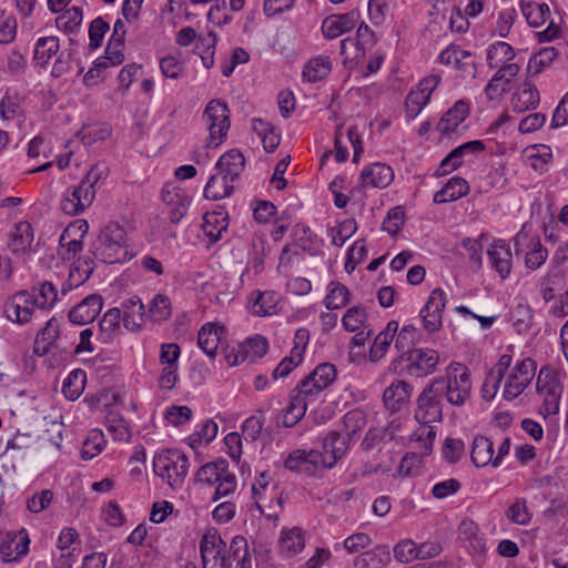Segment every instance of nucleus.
Segmentation results:
<instances>
[{
	"instance_id": "40",
	"label": "nucleus",
	"mask_w": 568,
	"mask_h": 568,
	"mask_svg": "<svg viewBox=\"0 0 568 568\" xmlns=\"http://www.w3.org/2000/svg\"><path fill=\"white\" fill-rule=\"evenodd\" d=\"M59 50L60 41L58 37H40L34 43L33 60L38 65L45 68Z\"/></svg>"
},
{
	"instance_id": "23",
	"label": "nucleus",
	"mask_w": 568,
	"mask_h": 568,
	"mask_svg": "<svg viewBox=\"0 0 568 568\" xmlns=\"http://www.w3.org/2000/svg\"><path fill=\"white\" fill-rule=\"evenodd\" d=\"M102 307V296L99 294H91L69 311L68 318L74 325H87L95 320Z\"/></svg>"
},
{
	"instance_id": "9",
	"label": "nucleus",
	"mask_w": 568,
	"mask_h": 568,
	"mask_svg": "<svg viewBox=\"0 0 568 568\" xmlns=\"http://www.w3.org/2000/svg\"><path fill=\"white\" fill-rule=\"evenodd\" d=\"M336 376L337 372L333 364L322 363L302 379L295 389L313 402L335 382Z\"/></svg>"
},
{
	"instance_id": "50",
	"label": "nucleus",
	"mask_w": 568,
	"mask_h": 568,
	"mask_svg": "<svg viewBox=\"0 0 568 568\" xmlns=\"http://www.w3.org/2000/svg\"><path fill=\"white\" fill-rule=\"evenodd\" d=\"M438 60L442 64L460 70L473 65L470 53L460 49L458 45L447 47L439 53Z\"/></svg>"
},
{
	"instance_id": "7",
	"label": "nucleus",
	"mask_w": 568,
	"mask_h": 568,
	"mask_svg": "<svg viewBox=\"0 0 568 568\" xmlns=\"http://www.w3.org/2000/svg\"><path fill=\"white\" fill-rule=\"evenodd\" d=\"M2 312L9 322L19 326L27 325L36 316V300L30 291H18L4 301Z\"/></svg>"
},
{
	"instance_id": "56",
	"label": "nucleus",
	"mask_w": 568,
	"mask_h": 568,
	"mask_svg": "<svg viewBox=\"0 0 568 568\" xmlns=\"http://www.w3.org/2000/svg\"><path fill=\"white\" fill-rule=\"evenodd\" d=\"M214 491L212 494V501H219L220 499H235L237 496V479L232 471L224 474L214 485Z\"/></svg>"
},
{
	"instance_id": "15",
	"label": "nucleus",
	"mask_w": 568,
	"mask_h": 568,
	"mask_svg": "<svg viewBox=\"0 0 568 568\" xmlns=\"http://www.w3.org/2000/svg\"><path fill=\"white\" fill-rule=\"evenodd\" d=\"M469 111L470 104L468 101L463 99L456 101L438 121L437 131L445 138L463 134L468 129L466 120Z\"/></svg>"
},
{
	"instance_id": "27",
	"label": "nucleus",
	"mask_w": 568,
	"mask_h": 568,
	"mask_svg": "<svg viewBox=\"0 0 568 568\" xmlns=\"http://www.w3.org/2000/svg\"><path fill=\"white\" fill-rule=\"evenodd\" d=\"M317 457L316 449H295L284 459V467L290 471L313 475L321 468Z\"/></svg>"
},
{
	"instance_id": "62",
	"label": "nucleus",
	"mask_w": 568,
	"mask_h": 568,
	"mask_svg": "<svg viewBox=\"0 0 568 568\" xmlns=\"http://www.w3.org/2000/svg\"><path fill=\"white\" fill-rule=\"evenodd\" d=\"M418 331L413 324H405L397 331L394 338L395 348L402 353H407L417 342Z\"/></svg>"
},
{
	"instance_id": "60",
	"label": "nucleus",
	"mask_w": 568,
	"mask_h": 568,
	"mask_svg": "<svg viewBox=\"0 0 568 568\" xmlns=\"http://www.w3.org/2000/svg\"><path fill=\"white\" fill-rule=\"evenodd\" d=\"M536 364L531 358L520 359L509 374V378L525 388L535 376Z\"/></svg>"
},
{
	"instance_id": "63",
	"label": "nucleus",
	"mask_w": 568,
	"mask_h": 568,
	"mask_svg": "<svg viewBox=\"0 0 568 568\" xmlns=\"http://www.w3.org/2000/svg\"><path fill=\"white\" fill-rule=\"evenodd\" d=\"M159 68L163 77L178 80L185 73L184 62L176 55H165L160 59Z\"/></svg>"
},
{
	"instance_id": "24",
	"label": "nucleus",
	"mask_w": 568,
	"mask_h": 568,
	"mask_svg": "<svg viewBox=\"0 0 568 568\" xmlns=\"http://www.w3.org/2000/svg\"><path fill=\"white\" fill-rule=\"evenodd\" d=\"M311 400L294 388L288 404L276 415V424L283 427H293L305 415Z\"/></svg>"
},
{
	"instance_id": "5",
	"label": "nucleus",
	"mask_w": 568,
	"mask_h": 568,
	"mask_svg": "<svg viewBox=\"0 0 568 568\" xmlns=\"http://www.w3.org/2000/svg\"><path fill=\"white\" fill-rule=\"evenodd\" d=\"M202 122L209 131L207 146L217 148L227 138L230 130V109L221 100H211L202 114Z\"/></svg>"
},
{
	"instance_id": "14",
	"label": "nucleus",
	"mask_w": 568,
	"mask_h": 568,
	"mask_svg": "<svg viewBox=\"0 0 568 568\" xmlns=\"http://www.w3.org/2000/svg\"><path fill=\"white\" fill-rule=\"evenodd\" d=\"M440 77L430 74L420 80L408 93L405 102V114L408 121L414 120L427 105L434 90L438 87Z\"/></svg>"
},
{
	"instance_id": "2",
	"label": "nucleus",
	"mask_w": 568,
	"mask_h": 568,
	"mask_svg": "<svg viewBox=\"0 0 568 568\" xmlns=\"http://www.w3.org/2000/svg\"><path fill=\"white\" fill-rule=\"evenodd\" d=\"M189 458L178 448H163L153 457V471L171 488H180L189 471Z\"/></svg>"
},
{
	"instance_id": "28",
	"label": "nucleus",
	"mask_w": 568,
	"mask_h": 568,
	"mask_svg": "<svg viewBox=\"0 0 568 568\" xmlns=\"http://www.w3.org/2000/svg\"><path fill=\"white\" fill-rule=\"evenodd\" d=\"M412 394V386L405 381L393 382L383 394L384 405L392 412H399L405 407Z\"/></svg>"
},
{
	"instance_id": "41",
	"label": "nucleus",
	"mask_w": 568,
	"mask_h": 568,
	"mask_svg": "<svg viewBox=\"0 0 568 568\" xmlns=\"http://www.w3.org/2000/svg\"><path fill=\"white\" fill-rule=\"evenodd\" d=\"M351 301V292L346 285L338 281H331L326 285V294L323 300L325 307L329 311L341 310Z\"/></svg>"
},
{
	"instance_id": "35",
	"label": "nucleus",
	"mask_w": 568,
	"mask_h": 568,
	"mask_svg": "<svg viewBox=\"0 0 568 568\" xmlns=\"http://www.w3.org/2000/svg\"><path fill=\"white\" fill-rule=\"evenodd\" d=\"M469 193L468 182L459 176H453L446 184L435 193L433 201L443 204L456 201Z\"/></svg>"
},
{
	"instance_id": "54",
	"label": "nucleus",
	"mask_w": 568,
	"mask_h": 568,
	"mask_svg": "<svg viewBox=\"0 0 568 568\" xmlns=\"http://www.w3.org/2000/svg\"><path fill=\"white\" fill-rule=\"evenodd\" d=\"M30 292L36 300L37 310H51L58 302V290L51 282H43Z\"/></svg>"
},
{
	"instance_id": "21",
	"label": "nucleus",
	"mask_w": 568,
	"mask_h": 568,
	"mask_svg": "<svg viewBox=\"0 0 568 568\" xmlns=\"http://www.w3.org/2000/svg\"><path fill=\"white\" fill-rule=\"evenodd\" d=\"M485 149L479 140L468 141L450 151L440 162L436 174L438 176L447 175L457 170L464 163L465 158L477 154Z\"/></svg>"
},
{
	"instance_id": "45",
	"label": "nucleus",
	"mask_w": 568,
	"mask_h": 568,
	"mask_svg": "<svg viewBox=\"0 0 568 568\" xmlns=\"http://www.w3.org/2000/svg\"><path fill=\"white\" fill-rule=\"evenodd\" d=\"M302 261L303 255L298 247L294 244H287L282 248L276 271L280 275L290 276L293 271L298 268Z\"/></svg>"
},
{
	"instance_id": "52",
	"label": "nucleus",
	"mask_w": 568,
	"mask_h": 568,
	"mask_svg": "<svg viewBox=\"0 0 568 568\" xmlns=\"http://www.w3.org/2000/svg\"><path fill=\"white\" fill-rule=\"evenodd\" d=\"M87 374L82 369H73L62 384V393L69 400L78 399L84 390Z\"/></svg>"
},
{
	"instance_id": "11",
	"label": "nucleus",
	"mask_w": 568,
	"mask_h": 568,
	"mask_svg": "<svg viewBox=\"0 0 568 568\" xmlns=\"http://www.w3.org/2000/svg\"><path fill=\"white\" fill-rule=\"evenodd\" d=\"M164 212L174 224L180 223L191 205V197L176 182H166L161 191Z\"/></svg>"
},
{
	"instance_id": "64",
	"label": "nucleus",
	"mask_w": 568,
	"mask_h": 568,
	"mask_svg": "<svg viewBox=\"0 0 568 568\" xmlns=\"http://www.w3.org/2000/svg\"><path fill=\"white\" fill-rule=\"evenodd\" d=\"M83 20L82 10L78 7L67 9L55 19L57 28L65 33L73 32Z\"/></svg>"
},
{
	"instance_id": "1",
	"label": "nucleus",
	"mask_w": 568,
	"mask_h": 568,
	"mask_svg": "<svg viewBox=\"0 0 568 568\" xmlns=\"http://www.w3.org/2000/svg\"><path fill=\"white\" fill-rule=\"evenodd\" d=\"M444 381H435L418 396L415 418L419 426L414 430L415 440L422 443L419 454L429 455L436 437V427L432 426L442 419V397Z\"/></svg>"
},
{
	"instance_id": "18",
	"label": "nucleus",
	"mask_w": 568,
	"mask_h": 568,
	"mask_svg": "<svg viewBox=\"0 0 568 568\" xmlns=\"http://www.w3.org/2000/svg\"><path fill=\"white\" fill-rule=\"evenodd\" d=\"M342 325L345 331L355 333L353 343L356 346H363L372 335L368 316L363 306L356 305L349 307L342 317Z\"/></svg>"
},
{
	"instance_id": "8",
	"label": "nucleus",
	"mask_w": 568,
	"mask_h": 568,
	"mask_svg": "<svg viewBox=\"0 0 568 568\" xmlns=\"http://www.w3.org/2000/svg\"><path fill=\"white\" fill-rule=\"evenodd\" d=\"M200 552L203 568H226L229 564V549L214 529H209L200 541Z\"/></svg>"
},
{
	"instance_id": "61",
	"label": "nucleus",
	"mask_w": 568,
	"mask_h": 568,
	"mask_svg": "<svg viewBox=\"0 0 568 568\" xmlns=\"http://www.w3.org/2000/svg\"><path fill=\"white\" fill-rule=\"evenodd\" d=\"M558 50L555 47H546L534 54L528 62V71L532 74L540 73L545 68L549 67L557 58Z\"/></svg>"
},
{
	"instance_id": "47",
	"label": "nucleus",
	"mask_w": 568,
	"mask_h": 568,
	"mask_svg": "<svg viewBox=\"0 0 568 568\" xmlns=\"http://www.w3.org/2000/svg\"><path fill=\"white\" fill-rule=\"evenodd\" d=\"M105 427L114 442L129 443L132 438L129 423L119 414L110 413L105 418Z\"/></svg>"
},
{
	"instance_id": "37",
	"label": "nucleus",
	"mask_w": 568,
	"mask_h": 568,
	"mask_svg": "<svg viewBox=\"0 0 568 568\" xmlns=\"http://www.w3.org/2000/svg\"><path fill=\"white\" fill-rule=\"evenodd\" d=\"M398 328L399 324L397 321H389L386 327L375 337L369 351L372 362H378L386 355Z\"/></svg>"
},
{
	"instance_id": "32",
	"label": "nucleus",
	"mask_w": 568,
	"mask_h": 568,
	"mask_svg": "<svg viewBox=\"0 0 568 568\" xmlns=\"http://www.w3.org/2000/svg\"><path fill=\"white\" fill-rule=\"evenodd\" d=\"M305 547L304 531L298 527H284L280 536V551L286 557H293Z\"/></svg>"
},
{
	"instance_id": "17",
	"label": "nucleus",
	"mask_w": 568,
	"mask_h": 568,
	"mask_svg": "<svg viewBox=\"0 0 568 568\" xmlns=\"http://www.w3.org/2000/svg\"><path fill=\"white\" fill-rule=\"evenodd\" d=\"M348 434L328 433L323 439L322 450H317L321 468H332L348 450Z\"/></svg>"
},
{
	"instance_id": "16",
	"label": "nucleus",
	"mask_w": 568,
	"mask_h": 568,
	"mask_svg": "<svg viewBox=\"0 0 568 568\" xmlns=\"http://www.w3.org/2000/svg\"><path fill=\"white\" fill-rule=\"evenodd\" d=\"M30 538L26 529L0 531V558L6 564L20 562L29 552Z\"/></svg>"
},
{
	"instance_id": "51",
	"label": "nucleus",
	"mask_w": 568,
	"mask_h": 568,
	"mask_svg": "<svg viewBox=\"0 0 568 568\" xmlns=\"http://www.w3.org/2000/svg\"><path fill=\"white\" fill-rule=\"evenodd\" d=\"M253 131L261 138L263 148L266 152H273L281 142V136L274 128L262 119L252 120Z\"/></svg>"
},
{
	"instance_id": "12",
	"label": "nucleus",
	"mask_w": 568,
	"mask_h": 568,
	"mask_svg": "<svg viewBox=\"0 0 568 568\" xmlns=\"http://www.w3.org/2000/svg\"><path fill=\"white\" fill-rule=\"evenodd\" d=\"M536 388L544 397L540 412L545 415L558 414L562 389L556 373L549 368H541L537 377Z\"/></svg>"
},
{
	"instance_id": "4",
	"label": "nucleus",
	"mask_w": 568,
	"mask_h": 568,
	"mask_svg": "<svg viewBox=\"0 0 568 568\" xmlns=\"http://www.w3.org/2000/svg\"><path fill=\"white\" fill-rule=\"evenodd\" d=\"M101 178V171L94 166L78 185L67 189L60 202V209L68 215H79L84 212L95 197V184Z\"/></svg>"
},
{
	"instance_id": "58",
	"label": "nucleus",
	"mask_w": 568,
	"mask_h": 568,
	"mask_svg": "<svg viewBox=\"0 0 568 568\" xmlns=\"http://www.w3.org/2000/svg\"><path fill=\"white\" fill-rule=\"evenodd\" d=\"M356 230V221L354 219H346L328 230V237L333 245L342 247L355 234Z\"/></svg>"
},
{
	"instance_id": "6",
	"label": "nucleus",
	"mask_w": 568,
	"mask_h": 568,
	"mask_svg": "<svg viewBox=\"0 0 568 568\" xmlns=\"http://www.w3.org/2000/svg\"><path fill=\"white\" fill-rule=\"evenodd\" d=\"M268 347L270 344L265 336L253 334L232 346L227 351L225 359L229 366H239L244 362L256 363L267 354Z\"/></svg>"
},
{
	"instance_id": "34",
	"label": "nucleus",
	"mask_w": 568,
	"mask_h": 568,
	"mask_svg": "<svg viewBox=\"0 0 568 568\" xmlns=\"http://www.w3.org/2000/svg\"><path fill=\"white\" fill-rule=\"evenodd\" d=\"M227 215L222 211L207 212L203 215L201 229L209 243H215L227 229Z\"/></svg>"
},
{
	"instance_id": "3",
	"label": "nucleus",
	"mask_w": 568,
	"mask_h": 568,
	"mask_svg": "<svg viewBox=\"0 0 568 568\" xmlns=\"http://www.w3.org/2000/svg\"><path fill=\"white\" fill-rule=\"evenodd\" d=\"M95 256L104 263H124L131 258L126 231L118 223H109L100 233Z\"/></svg>"
},
{
	"instance_id": "10",
	"label": "nucleus",
	"mask_w": 568,
	"mask_h": 568,
	"mask_svg": "<svg viewBox=\"0 0 568 568\" xmlns=\"http://www.w3.org/2000/svg\"><path fill=\"white\" fill-rule=\"evenodd\" d=\"M521 11L527 22L535 28L544 26L548 20V27L538 32V39L540 42L551 41L560 34V27L550 19V9L546 3L539 2H521Z\"/></svg>"
},
{
	"instance_id": "59",
	"label": "nucleus",
	"mask_w": 568,
	"mask_h": 568,
	"mask_svg": "<svg viewBox=\"0 0 568 568\" xmlns=\"http://www.w3.org/2000/svg\"><path fill=\"white\" fill-rule=\"evenodd\" d=\"M172 313L170 298L165 295L158 294L149 303L148 317L153 322L166 321Z\"/></svg>"
},
{
	"instance_id": "49",
	"label": "nucleus",
	"mask_w": 568,
	"mask_h": 568,
	"mask_svg": "<svg viewBox=\"0 0 568 568\" xmlns=\"http://www.w3.org/2000/svg\"><path fill=\"white\" fill-rule=\"evenodd\" d=\"M229 470V463L225 459H217L201 466L196 473V479L213 486Z\"/></svg>"
},
{
	"instance_id": "20",
	"label": "nucleus",
	"mask_w": 568,
	"mask_h": 568,
	"mask_svg": "<svg viewBox=\"0 0 568 568\" xmlns=\"http://www.w3.org/2000/svg\"><path fill=\"white\" fill-rule=\"evenodd\" d=\"M281 296L275 291L256 290L247 297V310L254 316H274L281 312Z\"/></svg>"
},
{
	"instance_id": "26",
	"label": "nucleus",
	"mask_w": 568,
	"mask_h": 568,
	"mask_svg": "<svg viewBox=\"0 0 568 568\" xmlns=\"http://www.w3.org/2000/svg\"><path fill=\"white\" fill-rule=\"evenodd\" d=\"M347 143L353 146L354 156L353 161L356 162L361 153L363 152L361 139L355 126H349L344 132L342 128H338L335 134V160L337 162H344L348 158Z\"/></svg>"
},
{
	"instance_id": "19",
	"label": "nucleus",
	"mask_w": 568,
	"mask_h": 568,
	"mask_svg": "<svg viewBox=\"0 0 568 568\" xmlns=\"http://www.w3.org/2000/svg\"><path fill=\"white\" fill-rule=\"evenodd\" d=\"M89 225L85 220L70 223L60 235V255L63 260H73L83 248L82 237Z\"/></svg>"
},
{
	"instance_id": "30",
	"label": "nucleus",
	"mask_w": 568,
	"mask_h": 568,
	"mask_svg": "<svg viewBox=\"0 0 568 568\" xmlns=\"http://www.w3.org/2000/svg\"><path fill=\"white\" fill-rule=\"evenodd\" d=\"M371 47L361 43L353 37H347L341 41L339 53L343 58L345 67L353 69L364 63L366 54L371 51Z\"/></svg>"
},
{
	"instance_id": "33",
	"label": "nucleus",
	"mask_w": 568,
	"mask_h": 568,
	"mask_svg": "<svg viewBox=\"0 0 568 568\" xmlns=\"http://www.w3.org/2000/svg\"><path fill=\"white\" fill-rule=\"evenodd\" d=\"M494 442L484 436H476L471 447V462L476 467L488 465L497 466V457H494Z\"/></svg>"
},
{
	"instance_id": "13",
	"label": "nucleus",
	"mask_w": 568,
	"mask_h": 568,
	"mask_svg": "<svg viewBox=\"0 0 568 568\" xmlns=\"http://www.w3.org/2000/svg\"><path fill=\"white\" fill-rule=\"evenodd\" d=\"M444 385L447 400L453 405H463L471 389L468 369L458 363L450 365Z\"/></svg>"
},
{
	"instance_id": "25",
	"label": "nucleus",
	"mask_w": 568,
	"mask_h": 568,
	"mask_svg": "<svg viewBox=\"0 0 568 568\" xmlns=\"http://www.w3.org/2000/svg\"><path fill=\"white\" fill-rule=\"evenodd\" d=\"M394 180V171L389 165L375 162L362 170L359 184L363 187L384 189Z\"/></svg>"
},
{
	"instance_id": "39",
	"label": "nucleus",
	"mask_w": 568,
	"mask_h": 568,
	"mask_svg": "<svg viewBox=\"0 0 568 568\" xmlns=\"http://www.w3.org/2000/svg\"><path fill=\"white\" fill-rule=\"evenodd\" d=\"M332 60L328 55L320 54L310 59L303 68V78L310 83L325 79L332 71Z\"/></svg>"
},
{
	"instance_id": "48",
	"label": "nucleus",
	"mask_w": 568,
	"mask_h": 568,
	"mask_svg": "<svg viewBox=\"0 0 568 568\" xmlns=\"http://www.w3.org/2000/svg\"><path fill=\"white\" fill-rule=\"evenodd\" d=\"M390 561L389 550L386 547H375L354 560L356 568H384Z\"/></svg>"
},
{
	"instance_id": "31",
	"label": "nucleus",
	"mask_w": 568,
	"mask_h": 568,
	"mask_svg": "<svg viewBox=\"0 0 568 568\" xmlns=\"http://www.w3.org/2000/svg\"><path fill=\"white\" fill-rule=\"evenodd\" d=\"M34 245V231L30 222L21 221L10 234L9 246L16 253L31 251Z\"/></svg>"
},
{
	"instance_id": "57",
	"label": "nucleus",
	"mask_w": 568,
	"mask_h": 568,
	"mask_svg": "<svg viewBox=\"0 0 568 568\" xmlns=\"http://www.w3.org/2000/svg\"><path fill=\"white\" fill-rule=\"evenodd\" d=\"M217 433V424L211 419H206L201 424L196 425V428L193 432V434L189 436V443L193 448L201 446L202 444H209L213 439H215Z\"/></svg>"
},
{
	"instance_id": "53",
	"label": "nucleus",
	"mask_w": 568,
	"mask_h": 568,
	"mask_svg": "<svg viewBox=\"0 0 568 568\" xmlns=\"http://www.w3.org/2000/svg\"><path fill=\"white\" fill-rule=\"evenodd\" d=\"M106 446L104 433L101 429H91L81 448V456L83 459H92L100 455Z\"/></svg>"
},
{
	"instance_id": "55",
	"label": "nucleus",
	"mask_w": 568,
	"mask_h": 568,
	"mask_svg": "<svg viewBox=\"0 0 568 568\" xmlns=\"http://www.w3.org/2000/svg\"><path fill=\"white\" fill-rule=\"evenodd\" d=\"M439 362V355L435 349L419 348L413 356V366L417 375H428L434 372Z\"/></svg>"
},
{
	"instance_id": "29",
	"label": "nucleus",
	"mask_w": 568,
	"mask_h": 568,
	"mask_svg": "<svg viewBox=\"0 0 568 568\" xmlns=\"http://www.w3.org/2000/svg\"><path fill=\"white\" fill-rule=\"evenodd\" d=\"M225 329L224 326L206 323L204 324L197 334V345L203 351V353L213 358L216 355L219 345L221 343V338L224 335Z\"/></svg>"
},
{
	"instance_id": "44",
	"label": "nucleus",
	"mask_w": 568,
	"mask_h": 568,
	"mask_svg": "<svg viewBox=\"0 0 568 568\" xmlns=\"http://www.w3.org/2000/svg\"><path fill=\"white\" fill-rule=\"evenodd\" d=\"M121 311L118 307L108 310L99 322L100 336L103 343H110L121 329Z\"/></svg>"
},
{
	"instance_id": "43",
	"label": "nucleus",
	"mask_w": 568,
	"mask_h": 568,
	"mask_svg": "<svg viewBox=\"0 0 568 568\" xmlns=\"http://www.w3.org/2000/svg\"><path fill=\"white\" fill-rule=\"evenodd\" d=\"M511 108L520 113L529 109H535L539 103V92L535 85L525 83L511 97Z\"/></svg>"
},
{
	"instance_id": "36",
	"label": "nucleus",
	"mask_w": 568,
	"mask_h": 568,
	"mask_svg": "<svg viewBox=\"0 0 568 568\" xmlns=\"http://www.w3.org/2000/svg\"><path fill=\"white\" fill-rule=\"evenodd\" d=\"M234 181L235 180L217 172L209 179L204 186V197L212 201H219L230 196L234 190Z\"/></svg>"
},
{
	"instance_id": "38",
	"label": "nucleus",
	"mask_w": 568,
	"mask_h": 568,
	"mask_svg": "<svg viewBox=\"0 0 568 568\" xmlns=\"http://www.w3.org/2000/svg\"><path fill=\"white\" fill-rule=\"evenodd\" d=\"M60 335L59 322L55 317H51L39 331L34 339V353L39 356L45 355Z\"/></svg>"
},
{
	"instance_id": "22",
	"label": "nucleus",
	"mask_w": 568,
	"mask_h": 568,
	"mask_svg": "<svg viewBox=\"0 0 568 568\" xmlns=\"http://www.w3.org/2000/svg\"><path fill=\"white\" fill-rule=\"evenodd\" d=\"M358 20L359 12L355 10L331 14L322 21L321 30L325 39L333 40L352 31L357 26Z\"/></svg>"
},
{
	"instance_id": "42",
	"label": "nucleus",
	"mask_w": 568,
	"mask_h": 568,
	"mask_svg": "<svg viewBox=\"0 0 568 568\" xmlns=\"http://www.w3.org/2000/svg\"><path fill=\"white\" fill-rule=\"evenodd\" d=\"M244 156L239 150H230L219 159L216 169L220 173L236 180L244 170Z\"/></svg>"
},
{
	"instance_id": "46",
	"label": "nucleus",
	"mask_w": 568,
	"mask_h": 568,
	"mask_svg": "<svg viewBox=\"0 0 568 568\" xmlns=\"http://www.w3.org/2000/svg\"><path fill=\"white\" fill-rule=\"evenodd\" d=\"M229 551L226 568H252V559L245 539L234 538Z\"/></svg>"
}]
</instances>
